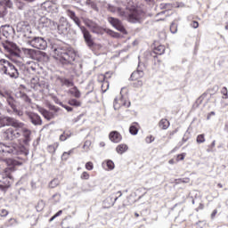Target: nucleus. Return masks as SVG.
Wrapping results in <instances>:
<instances>
[{"label":"nucleus","instance_id":"b1692460","mask_svg":"<svg viewBox=\"0 0 228 228\" xmlns=\"http://www.w3.org/2000/svg\"><path fill=\"white\" fill-rule=\"evenodd\" d=\"M58 147H60V143L54 142L53 144H50L47 146V151L50 154H54Z\"/></svg>","mask_w":228,"mask_h":228},{"label":"nucleus","instance_id":"37998d69","mask_svg":"<svg viewBox=\"0 0 228 228\" xmlns=\"http://www.w3.org/2000/svg\"><path fill=\"white\" fill-rule=\"evenodd\" d=\"M208 96V94H203L202 96L199 97L196 101V102L198 104H202V102L204 101V99H206V97Z\"/></svg>","mask_w":228,"mask_h":228},{"label":"nucleus","instance_id":"c9c22d12","mask_svg":"<svg viewBox=\"0 0 228 228\" xmlns=\"http://www.w3.org/2000/svg\"><path fill=\"white\" fill-rule=\"evenodd\" d=\"M16 6L19 10H24L26 8V4H24V2L21 0H17Z\"/></svg>","mask_w":228,"mask_h":228},{"label":"nucleus","instance_id":"1a4fd4ad","mask_svg":"<svg viewBox=\"0 0 228 228\" xmlns=\"http://www.w3.org/2000/svg\"><path fill=\"white\" fill-rule=\"evenodd\" d=\"M6 126H11L12 127H23L24 123L10 117L0 118V127H4Z\"/></svg>","mask_w":228,"mask_h":228},{"label":"nucleus","instance_id":"f8f14e48","mask_svg":"<svg viewBox=\"0 0 228 228\" xmlns=\"http://www.w3.org/2000/svg\"><path fill=\"white\" fill-rule=\"evenodd\" d=\"M107 20L118 31H120V33H126V28H124V25H122V21L118 18L109 17Z\"/></svg>","mask_w":228,"mask_h":228},{"label":"nucleus","instance_id":"0eeeda50","mask_svg":"<svg viewBox=\"0 0 228 228\" xmlns=\"http://www.w3.org/2000/svg\"><path fill=\"white\" fill-rule=\"evenodd\" d=\"M0 95L5 99L8 106L12 108L14 113H17L19 117H22V111L17 110V104L15 103V99H13L12 95L6 92H1Z\"/></svg>","mask_w":228,"mask_h":228},{"label":"nucleus","instance_id":"bb28decb","mask_svg":"<svg viewBox=\"0 0 228 228\" xmlns=\"http://www.w3.org/2000/svg\"><path fill=\"white\" fill-rule=\"evenodd\" d=\"M46 28H49L50 29H52V31H55V29H58V23L50 20V22L48 23Z\"/></svg>","mask_w":228,"mask_h":228},{"label":"nucleus","instance_id":"c03bdc74","mask_svg":"<svg viewBox=\"0 0 228 228\" xmlns=\"http://www.w3.org/2000/svg\"><path fill=\"white\" fill-rule=\"evenodd\" d=\"M42 115L43 117H45V118H46L47 120H51V117H49V111L43 110H42Z\"/></svg>","mask_w":228,"mask_h":228},{"label":"nucleus","instance_id":"4c0bfd02","mask_svg":"<svg viewBox=\"0 0 228 228\" xmlns=\"http://www.w3.org/2000/svg\"><path fill=\"white\" fill-rule=\"evenodd\" d=\"M72 152H74V150H70L68 152L67 151L63 152L61 156V159H63L64 161H67V159H69V156H70Z\"/></svg>","mask_w":228,"mask_h":228},{"label":"nucleus","instance_id":"79ce46f5","mask_svg":"<svg viewBox=\"0 0 228 228\" xmlns=\"http://www.w3.org/2000/svg\"><path fill=\"white\" fill-rule=\"evenodd\" d=\"M170 31L171 33L175 34L177 33V25L175 23H172L171 26H170Z\"/></svg>","mask_w":228,"mask_h":228},{"label":"nucleus","instance_id":"aec40b11","mask_svg":"<svg viewBox=\"0 0 228 228\" xmlns=\"http://www.w3.org/2000/svg\"><path fill=\"white\" fill-rule=\"evenodd\" d=\"M4 152L5 154H19V151H17V148L13 145H6L5 149H4Z\"/></svg>","mask_w":228,"mask_h":228},{"label":"nucleus","instance_id":"338daca9","mask_svg":"<svg viewBox=\"0 0 228 228\" xmlns=\"http://www.w3.org/2000/svg\"><path fill=\"white\" fill-rule=\"evenodd\" d=\"M175 133H177V129L169 132V135L174 136L175 134Z\"/></svg>","mask_w":228,"mask_h":228},{"label":"nucleus","instance_id":"0e129e2a","mask_svg":"<svg viewBox=\"0 0 228 228\" xmlns=\"http://www.w3.org/2000/svg\"><path fill=\"white\" fill-rule=\"evenodd\" d=\"M90 145H92V142L86 141L84 144V147H90Z\"/></svg>","mask_w":228,"mask_h":228},{"label":"nucleus","instance_id":"7ed1b4c3","mask_svg":"<svg viewBox=\"0 0 228 228\" xmlns=\"http://www.w3.org/2000/svg\"><path fill=\"white\" fill-rule=\"evenodd\" d=\"M66 15H68V17H69V19H71V20L75 22L76 26H77V28H79V29L82 31L84 40L86 45H88L89 47H94V39H92V35H90V31H88L86 28L81 26V20H79V18L76 16V12L72 10H67Z\"/></svg>","mask_w":228,"mask_h":228},{"label":"nucleus","instance_id":"c85d7f7f","mask_svg":"<svg viewBox=\"0 0 228 228\" xmlns=\"http://www.w3.org/2000/svg\"><path fill=\"white\" fill-rule=\"evenodd\" d=\"M110 88V82L103 80L102 83V92L104 94L108 92V89Z\"/></svg>","mask_w":228,"mask_h":228},{"label":"nucleus","instance_id":"5fc2aeb1","mask_svg":"<svg viewBox=\"0 0 228 228\" xmlns=\"http://www.w3.org/2000/svg\"><path fill=\"white\" fill-rule=\"evenodd\" d=\"M60 140L61 142H65V140H67V136L65 135V134L60 135Z\"/></svg>","mask_w":228,"mask_h":228},{"label":"nucleus","instance_id":"49530a36","mask_svg":"<svg viewBox=\"0 0 228 228\" xmlns=\"http://www.w3.org/2000/svg\"><path fill=\"white\" fill-rule=\"evenodd\" d=\"M81 179L87 181V179H90V175L87 172H83L81 175Z\"/></svg>","mask_w":228,"mask_h":228},{"label":"nucleus","instance_id":"ddd939ff","mask_svg":"<svg viewBox=\"0 0 228 228\" xmlns=\"http://www.w3.org/2000/svg\"><path fill=\"white\" fill-rule=\"evenodd\" d=\"M84 23L94 33H96L97 35H99L100 33H102V28H101V26H99L97 23L94 22L92 20L86 19V20H84Z\"/></svg>","mask_w":228,"mask_h":228},{"label":"nucleus","instance_id":"8fccbe9b","mask_svg":"<svg viewBox=\"0 0 228 228\" xmlns=\"http://www.w3.org/2000/svg\"><path fill=\"white\" fill-rule=\"evenodd\" d=\"M191 28H193L194 29H197V28H199V22L198 21H192L191 24Z\"/></svg>","mask_w":228,"mask_h":228},{"label":"nucleus","instance_id":"ea45409f","mask_svg":"<svg viewBox=\"0 0 228 228\" xmlns=\"http://www.w3.org/2000/svg\"><path fill=\"white\" fill-rule=\"evenodd\" d=\"M197 143H204L206 142V138L204 137V134H199L196 139Z\"/></svg>","mask_w":228,"mask_h":228},{"label":"nucleus","instance_id":"e2e57ef3","mask_svg":"<svg viewBox=\"0 0 228 228\" xmlns=\"http://www.w3.org/2000/svg\"><path fill=\"white\" fill-rule=\"evenodd\" d=\"M216 213H218V210L215 209L211 214V218H215V216H216Z\"/></svg>","mask_w":228,"mask_h":228},{"label":"nucleus","instance_id":"3c124183","mask_svg":"<svg viewBox=\"0 0 228 228\" xmlns=\"http://www.w3.org/2000/svg\"><path fill=\"white\" fill-rule=\"evenodd\" d=\"M4 149H6V144L0 142V152H4Z\"/></svg>","mask_w":228,"mask_h":228},{"label":"nucleus","instance_id":"5701e85b","mask_svg":"<svg viewBox=\"0 0 228 228\" xmlns=\"http://www.w3.org/2000/svg\"><path fill=\"white\" fill-rule=\"evenodd\" d=\"M128 149L129 147L126 144L121 143L117 146L116 151L118 154H124V152H127Z\"/></svg>","mask_w":228,"mask_h":228},{"label":"nucleus","instance_id":"69168bd1","mask_svg":"<svg viewBox=\"0 0 228 228\" xmlns=\"http://www.w3.org/2000/svg\"><path fill=\"white\" fill-rule=\"evenodd\" d=\"M61 213H63V211H62V210H59V211L54 215L55 218H58V216H60L61 215Z\"/></svg>","mask_w":228,"mask_h":228},{"label":"nucleus","instance_id":"f3484780","mask_svg":"<svg viewBox=\"0 0 228 228\" xmlns=\"http://www.w3.org/2000/svg\"><path fill=\"white\" fill-rule=\"evenodd\" d=\"M28 118H30V121L34 126H42V118L38 114L30 112L28 113Z\"/></svg>","mask_w":228,"mask_h":228},{"label":"nucleus","instance_id":"6ab92c4d","mask_svg":"<svg viewBox=\"0 0 228 228\" xmlns=\"http://www.w3.org/2000/svg\"><path fill=\"white\" fill-rule=\"evenodd\" d=\"M57 81L61 85V86H67L68 88H70V86H74V82L67 78L58 77Z\"/></svg>","mask_w":228,"mask_h":228},{"label":"nucleus","instance_id":"423d86ee","mask_svg":"<svg viewBox=\"0 0 228 228\" xmlns=\"http://www.w3.org/2000/svg\"><path fill=\"white\" fill-rule=\"evenodd\" d=\"M8 170H13V167L6 168L5 173H0V190L10 188L12 183H13L12 175H8Z\"/></svg>","mask_w":228,"mask_h":228},{"label":"nucleus","instance_id":"f704fd0d","mask_svg":"<svg viewBox=\"0 0 228 228\" xmlns=\"http://www.w3.org/2000/svg\"><path fill=\"white\" fill-rule=\"evenodd\" d=\"M71 94H74V97L77 99H79L81 97V92H79V89L77 87L74 86L73 91H71Z\"/></svg>","mask_w":228,"mask_h":228},{"label":"nucleus","instance_id":"052dcab7","mask_svg":"<svg viewBox=\"0 0 228 228\" xmlns=\"http://www.w3.org/2000/svg\"><path fill=\"white\" fill-rule=\"evenodd\" d=\"M62 108H65L68 111H72V107L67 106V105H62Z\"/></svg>","mask_w":228,"mask_h":228},{"label":"nucleus","instance_id":"473e14b6","mask_svg":"<svg viewBox=\"0 0 228 228\" xmlns=\"http://www.w3.org/2000/svg\"><path fill=\"white\" fill-rule=\"evenodd\" d=\"M60 184V180L58 178H54L49 183V187L50 188H56Z\"/></svg>","mask_w":228,"mask_h":228},{"label":"nucleus","instance_id":"393cba45","mask_svg":"<svg viewBox=\"0 0 228 228\" xmlns=\"http://www.w3.org/2000/svg\"><path fill=\"white\" fill-rule=\"evenodd\" d=\"M159 126L160 129H167V127H170V122L167 121V119L163 118L159 121Z\"/></svg>","mask_w":228,"mask_h":228},{"label":"nucleus","instance_id":"680f3d73","mask_svg":"<svg viewBox=\"0 0 228 228\" xmlns=\"http://www.w3.org/2000/svg\"><path fill=\"white\" fill-rule=\"evenodd\" d=\"M120 108V106H118V104H117V99H115L114 101V110H118Z\"/></svg>","mask_w":228,"mask_h":228},{"label":"nucleus","instance_id":"774afa93","mask_svg":"<svg viewBox=\"0 0 228 228\" xmlns=\"http://www.w3.org/2000/svg\"><path fill=\"white\" fill-rule=\"evenodd\" d=\"M135 85H136V86H142L143 82H142V80H139V81H137V83Z\"/></svg>","mask_w":228,"mask_h":228},{"label":"nucleus","instance_id":"a18cd8bd","mask_svg":"<svg viewBox=\"0 0 228 228\" xmlns=\"http://www.w3.org/2000/svg\"><path fill=\"white\" fill-rule=\"evenodd\" d=\"M221 94H223V95L224 96V99H228V91L226 89V87H223L221 90Z\"/></svg>","mask_w":228,"mask_h":228},{"label":"nucleus","instance_id":"c756f323","mask_svg":"<svg viewBox=\"0 0 228 228\" xmlns=\"http://www.w3.org/2000/svg\"><path fill=\"white\" fill-rule=\"evenodd\" d=\"M20 99L21 101H24V102H28V104L31 102V99L29 98V96L24 93L20 94Z\"/></svg>","mask_w":228,"mask_h":228},{"label":"nucleus","instance_id":"a211bd4d","mask_svg":"<svg viewBox=\"0 0 228 228\" xmlns=\"http://www.w3.org/2000/svg\"><path fill=\"white\" fill-rule=\"evenodd\" d=\"M109 138L113 142V143H118L119 142H122V135L117 131L111 132L109 135Z\"/></svg>","mask_w":228,"mask_h":228},{"label":"nucleus","instance_id":"39448f33","mask_svg":"<svg viewBox=\"0 0 228 228\" xmlns=\"http://www.w3.org/2000/svg\"><path fill=\"white\" fill-rule=\"evenodd\" d=\"M2 46L4 47L5 53H9V58L14 63H20V61H17L15 58H20V55L17 52V45H15L13 42L5 41L2 43Z\"/></svg>","mask_w":228,"mask_h":228},{"label":"nucleus","instance_id":"a878e982","mask_svg":"<svg viewBox=\"0 0 228 228\" xmlns=\"http://www.w3.org/2000/svg\"><path fill=\"white\" fill-rule=\"evenodd\" d=\"M68 104H69V106H75V108H79V106H81V102H79L76 99H70L68 102Z\"/></svg>","mask_w":228,"mask_h":228},{"label":"nucleus","instance_id":"412c9836","mask_svg":"<svg viewBox=\"0 0 228 228\" xmlns=\"http://www.w3.org/2000/svg\"><path fill=\"white\" fill-rule=\"evenodd\" d=\"M37 58L36 60L38 61H49V55L45 52L37 51Z\"/></svg>","mask_w":228,"mask_h":228},{"label":"nucleus","instance_id":"7c9ffc66","mask_svg":"<svg viewBox=\"0 0 228 228\" xmlns=\"http://www.w3.org/2000/svg\"><path fill=\"white\" fill-rule=\"evenodd\" d=\"M0 4L5 6V8H12V6H13V3H12V0H0Z\"/></svg>","mask_w":228,"mask_h":228},{"label":"nucleus","instance_id":"09e8293b","mask_svg":"<svg viewBox=\"0 0 228 228\" xmlns=\"http://www.w3.org/2000/svg\"><path fill=\"white\" fill-rule=\"evenodd\" d=\"M153 141H154V137H152V135L146 137L147 143H152Z\"/></svg>","mask_w":228,"mask_h":228},{"label":"nucleus","instance_id":"a19ab883","mask_svg":"<svg viewBox=\"0 0 228 228\" xmlns=\"http://www.w3.org/2000/svg\"><path fill=\"white\" fill-rule=\"evenodd\" d=\"M106 165L109 170H113L115 168V163L111 160H107Z\"/></svg>","mask_w":228,"mask_h":228},{"label":"nucleus","instance_id":"cd10ccee","mask_svg":"<svg viewBox=\"0 0 228 228\" xmlns=\"http://www.w3.org/2000/svg\"><path fill=\"white\" fill-rule=\"evenodd\" d=\"M138 126V124L137 123H134L131 126H130V128H129V132L132 134H138V126Z\"/></svg>","mask_w":228,"mask_h":228},{"label":"nucleus","instance_id":"e433bc0d","mask_svg":"<svg viewBox=\"0 0 228 228\" xmlns=\"http://www.w3.org/2000/svg\"><path fill=\"white\" fill-rule=\"evenodd\" d=\"M156 54H163L165 53V46L159 45L155 48Z\"/></svg>","mask_w":228,"mask_h":228},{"label":"nucleus","instance_id":"72a5a7b5","mask_svg":"<svg viewBox=\"0 0 228 228\" xmlns=\"http://www.w3.org/2000/svg\"><path fill=\"white\" fill-rule=\"evenodd\" d=\"M51 21V19H48L46 17H42L40 19V23L43 24V26L45 28H47V26L49 25V22Z\"/></svg>","mask_w":228,"mask_h":228},{"label":"nucleus","instance_id":"6e6d98bb","mask_svg":"<svg viewBox=\"0 0 228 228\" xmlns=\"http://www.w3.org/2000/svg\"><path fill=\"white\" fill-rule=\"evenodd\" d=\"M184 159V154H179L177 156V161H183Z\"/></svg>","mask_w":228,"mask_h":228},{"label":"nucleus","instance_id":"13d9d810","mask_svg":"<svg viewBox=\"0 0 228 228\" xmlns=\"http://www.w3.org/2000/svg\"><path fill=\"white\" fill-rule=\"evenodd\" d=\"M7 163H8V165H17V162L15 160H12V159H8Z\"/></svg>","mask_w":228,"mask_h":228},{"label":"nucleus","instance_id":"2eb2a0df","mask_svg":"<svg viewBox=\"0 0 228 228\" xmlns=\"http://www.w3.org/2000/svg\"><path fill=\"white\" fill-rule=\"evenodd\" d=\"M20 131L25 138L23 140V142L26 145H28L31 142V130L26 128V126L23 123V126L20 128Z\"/></svg>","mask_w":228,"mask_h":228},{"label":"nucleus","instance_id":"9d476101","mask_svg":"<svg viewBox=\"0 0 228 228\" xmlns=\"http://www.w3.org/2000/svg\"><path fill=\"white\" fill-rule=\"evenodd\" d=\"M28 44L31 45V47H34L35 49H41L42 51L47 48V41L40 37H33L28 41Z\"/></svg>","mask_w":228,"mask_h":228},{"label":"nucleus","instance_id":"864d4df0","mask_svg":"<svg viewBox=\"0 0 228 228\" xmlns=\"http://www.w3.org/2000/svg\"><path fill=\"white\" fill-rule=\"evenodd\" d=\"M29 69H31V70H33V72L37 71V64H35V62H32V65L29 67Z\"/></svg>","mask_w":228,"mask_h":228},{"label":"nucleus","instance_id":"20e7f679","mask_svg":"<svg viewBox=\"0 0 228 228\" xmlns=\"http://www.w3.org/2000/svg\"><path fill=\"white\" fill-rule=\"evenodd\" d=\"M0 73L5 74L13 79L19 77V69L13 65V63L6 61V59L0 60Z\"/></svg>","mask_w":228,"mask_h":228},{"label":"nucleus","instance_id":"4468645a","mask_svg":"<svg viewBox=\"0 0 228 228\" xmlns=\"http://www.w3.org/2000/svg\"><path fill=\"white\" fill-rule=\"evenodd\" d=\"M43 10H45L48 12V13H51L53 12H55V10L58 9V6L56 5V0L54 1H47L42 4Z\"/></svg>","mask_w":228,"mask_h":228},{"label":"nucleus","instance_id":"bf43d9fd","mask_svg":"<svg viewBox=\"0 0 228 228\" xmlns=\"http://www.w3.org/2000/svg\"><path fill=\"white\" fill-rule=\"evenodd\" d=\"M4 28H10L8 25H0V33H2L4 29Z\"/></svg>","mask_w":228,"mask_h":228},{"label":"nucleus","instance_id":"f257e3e1","mask_svg":"<svg viewBox=\"0 0 228 228\" xmlns=\"http://www.w3.org/2000/svg\"><path fill=\"white\" fill-rule=\"evenodd\" d=\"M108 11L111 12V13H117L118 17H121L124 20H127L132 24L142 22V19H143L144 15L142 10H138L134 7H126L122 2H116L112 4H109Z\"/></svg>","mask_w":228,"mask_h":228},{"label":"nucleus","instance_id":"dca6fc26","mask_svg":"<svg viewBox=\"0 0 228 228\" xmlns=\"http://www.w3.org/2000/svg\"><path fill=\"white\" fill-rule=\"evenodd\" d=\"M22 53L27 56V58H31L32 60H37L38 56H37L38 51L29 48H21Z\"/></svg>","mask_w":228,"mask_h":228},{"label":"nucleus","instance_id":"58836bf2","mask_svg":"<svg viewBox=\"0 0 228 228\" xmlns=\"http://www.w3.org/2000/svg\"><path fill=\"white\" fill-rule=\"evenodd\" d=\"M31 88H34V90H38V88H40V84L37 83L35 78L31 79Z\"/></svg>","mask_w":228,"mask_h":228},{"label":"nucleus","instance_id":"4be33fe9","mask_svg":"<svg viewBox=\"0 0 228 228\" xmlns=\"http://www.w3.org/2000/svg\"><path fill=\"white\" fill-rule=\"evenodd\" d=\"M141 77H143V72L142 70H136L132 73L130 79H131V81H136L137 79H140Z\"/></svg>","mask_w":228,"mask_h":228},{"label":"nucleus","instance_id":"de8ad7c7","mask_svg":"<svg viewBox=\"0 0 228 228\" xmlns=\"http://www.w3.org/2000/svg\"><path fill=\"white\" fill-rule=\"evenodd\" d=\"M86 170H94V163H92V162H87V163L86 164Z\"/></svg>","mask_w":228,"mask_h":228},{"label":"nucleus","instance_id":"f03ea898","mask_svg":"<svg viewBox=\"0 0 228 228\" xmlns=\"http://www.w3.org/2000/svg\"><path fill=\"white\" fill-rule=\"evenodd\" d=\"M51 51L53 53V58L59 60L63 65L72 63L76 60V53L70 48L53 44L52 45Z\"/></svg>","mask_w":228,"mask_h":228},{"label":"nucleus","instance_id":"6e6552de","mask_svg":"<svg viewBox=\"0 0 228 228\" xmlns=\"http://www.w3.org/2000/svg\"><path fill=\"white\" fill-rule=\"evenodd\" d=\"M20 128L21 127H9L5 131L3 132V137L4 140H17V138H20Z\"/></svg>","mask_w":228,"mask_h":228},{"label":"nucleus","instance_id":"4d7b16f0","mask_svg":"<svg viewBox=\"0 0 228 228\" xmlns=\"http://www.w3.org/2000/svg\"><path fill=\"white\" fill-rule=\"evenodd\" d=\"M179 181H180V183H190V178H182Z\"/></svg>","mask_w":228,"mask_h":228},{"label":"nucleus","instance_id":"2f4dec72","mask_svg":"<svg viewBox=\"0 0 228 228\" xmlns=\"http://www.w3.org/2000/svg\"><path fill=\"white\" fill-rule=\"evenodd\" d=\"M6 13H8L6 6L0 3V17H5Z\"/></svg>","mask_w":228,"mask_h":228},{"label":"nucleus","instance_id":"9b49d317","mask_svg":"<svg viewBox=\"0 0 228 228\" xmlns=\"http://www.w3.org/2000/svg\"><path fill=\"white\" fill-rule=\"evenodd\" d=\"M57 29L61 35H67L70 31V23L67 20V18L61 17L59 24H57Z\"/></svg>","mask_w":228,"mask_h":228},{"label":"nucleus","instance_id":"603ef678","mask_svg":"<svg viewBox=\"0 0 228 228\" xmlns=\"http://www.w3.org/2000/svg\"><path fill=\"white\" fill-rule=\"evenodd\" d=\"M0 215H1V216H8V211L6 209H2Z\"/></svg>","mask_w":228,"mask_h":228}]
</instances>
